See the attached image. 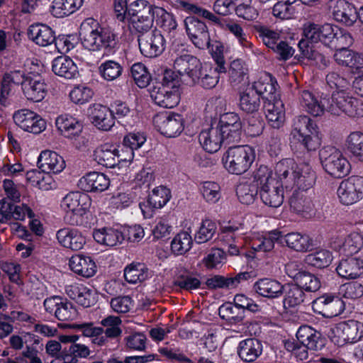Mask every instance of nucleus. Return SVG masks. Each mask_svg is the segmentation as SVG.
<instances>
[{"instance_id":"obj_44","label":"nucleus","mask_w":363,"mask_h":363,"mask_svg":"<svg viewBox=\"0 0 363 363\" xmlns=\"http://www.w3.org/2000/svg\"><path fill=\"white\" fill-rule=\"evenodd\" d=\"M298 45L303 56L314 61L317 66L320 68H325L328 66L330 60L323 54L315 50L312 45H310L309 42L301 39Z\"/></svg>"},{"instance_id":"obj_32","label":"nucleus","mask_w":363,"mask_h":363,"mask_svg":"<svg viewBox=\"0 0 363 363\" xmlns=\"http://www.w3.org/2000/svg\"><path fill=\"white\" fill-rule=\"evenodd\" d=\"M285 285L272 279H261L254 284L255 291L260 296L268 298L280 297L284 291Z\"/></svg>"},{"instance_id":"obj_33","label":"nucleus","mask_w":363,"mask_h":363,"mask_svg":"<svg viewBox=\"0 0 363 363\" xmlns=\"http://www.w3.org/2000/svg\"><path fill=\"white\" fill-rule=\"evenodd\" d=\"M90 206L91 203H89L74 211H66L64 216L65 222L71 225L91 228L93 217L89 211Z\"/></svg>"},{"instance_id":"obj_3","label":"nucleus","mask_w":363,"mask_h":363,"mask_svg":"<svg viewBox=\"0 0 363 363\" xmlns=\"http://www.w3.org/2000/svg\"><path fill=\"white\" fill-rule=\"evenodd\" d=\"M120 323L118 318L108 316L101 321V324L106 328L96 327L93 323L72 324L69 328L81 331L84 337H91L94 345L103 346L121 335V330L118 328Z\"/></svg>"},{"instance_id":"obj_7","label":"nucleus","mask_w":363,"mask_h":363,"mask_svg":"<svg viewBox=\"0 0 363 363\" xmlns=\"http://www.w3.org/2000/svg\"><path fill=\"white\" fill-rule=\"evenodd\" d=\"M319 157L324 170L335 178H342L350 171V162L333 146H325L320 149Z\"/></svg>"},{"instance_id":"obj_11","label":"nucleus","mask_w":363,"mask_h":363,"mask_svg":"<svg viewBox=\"0 0 363 363\" xmlns=\"http://www.w3.org/2000/svg\"><path fill=\"white\" fill-rule=\"evenodd\" d=\"M142 33L138 38L139 48L141 53L146 57H156L160 56L165 50L166 40L157 30L150 33Z\"/></svg>"},{"instance_id":"obj_53","label":"nucleus","mask_w":363,"mask_h":363,"mask_svg":"<svg viewBox=\"0 0 363 363\" xmlns=\"http://www.w3.org/2000/svg\"><path fill=\"white\" fill-rule=\"evenodd\" d=\"M170 190L165 186H160L155 188L147 199L148 205L152 208H161L170 199Z\"/></svg>"},{"instance_id":"obj_30","label":"nucleus","mask_w":363,"mask_h":363,"mask_svg":"<svg viewBox=\"0 0 363 363\" xmlns=\"http://www.w3.org/2000/svg\"><path fill=\"white\" fill-rule=\"evenodd\" d=\"M283 186L277 180L265 186H262L259 191L260 199L262 202L270 207L277 208L284 201Z\"/></svg>"},{"instance_id":"obj_22","label":"nucleus","mask_w":363,"mask_h":363,"mask_svg":"<svg viewBox=\"0 0 363 363\" xmlns=\"http://www.w3.org/2000/svg\"><path fill=\"white\" fill-rule=\"evenodd\" d=\"M94 157L98 164L107 168H113L121 161H124V157L119 154L118 149L107 143L94 150Z\"/></svg>"},{"instance_id":"obj_5","label":"nucleus","mask_w":363,"mask_h":363,"mask_svg":"<svg viewBox=\"0 0 363 363\" xmlns=\"http://www.w3.org/2000/svg\"><path fill=\"white\" fill-rule=\"evenodd\" d=\"M155 6L146 0H136L129 4L127 18L138 33L147 32L153 26Z\"/></svg>"},{"instance_id":"obj_19","label":"nucleus","mask_w":363,"mask_h":363,"mask_svg":"<svg viewBox=\"0 0 363 363\" xmlns=\"http://www.w3.org/2000/svg\"><path fill=\"white\" fill-rule=\"evenodd\" d=\"M266 118L274 128H279L284 122L285 111L283 102L277 95H271L264 101Z\"/></svg>"},{"instance_id":"obj_59","label":"nucleus","mask_w":363,"mask_h":363,"mask_svg":"<svg viewBox=\"0 0 363 363\" xmlns=\"http://www.w3.org/2000/svg\"><path fill=\"white\" fill-rule=\"evenodd\" d=\"M272 170L267 165L261 164L253 172L252 184L260 189L262 186L274 183L277 180L272 177Z\"/></svg>"},{"instance_id":"obj_20","label":"nucleus","mask_w":363,"mask_h":363,"mask_svg":"<svg viewBox=\"0 0 363 363\" xmlns=\"http://www.w3.org/2000/svg\"><path fill=\"white\" fill-rule=\"evenodd\" d=\"M337 274L346 279H355L363 274V259L354 256L342 257L335 268Z\"/></svg>"},{"instance_id":"obj_2","label":"nucleus","mask_w":363,"mask_h":363,"mask_svg":"<svg viewBox=\"0 0 363 363\" xmlns=\"http://www.w3.org/2000/svg\"><path fill=\"white\" fill-rule=\"evenodd\" d=\"M291 146L298 145L303 150L311 152L321 145V134L316 123L307 116L294 118L290 133Z\"/></svg>"},{"instance_id":"obj_17","label":"nucleus","mask_w":363,"mask_h":363,"mask_svg":"<svg viewBox=\"0 0 363 363\" xmlns=\"http://www.w3.org/2000/svg\"><path fill=\"white\" fill-rule=\"evenodd\" d=\"M87 115L91 123L99 130L108 131L114 125L115 116L106 106L92 104L88 108Z\"/></svg>"},{"instance_id":"obj_52","label":"nucleus","mask_w":363,"mask_h":363,"mask_svg":"<svg viewBox=\"0 0 363 363\" xmlns=\"http://www.w3.org/2000/svg\"><path fill=\"white\" fill-rule=\"evenodd\" d=\"M155 21L157 25L164 31L171 33L177 29V22L172 13L159 6L155 9Z\"/></svg>"},{"instance_id":"obj_41","label":"nucleus","mask_w":363,"mask_h":363,"mask_svg":"<svg viewBox=\"0 0 363 363\" xmlns=\"http://www.w3.org/2000/svg\"><path fill=\"white\" fill-rule=\"evenodd\" d=\"M284 307L295 308L304 302L305 292L296 284H287L284 287Z\"/></svg>"},{"instance_id":"obj_9","label":"nucleus","mask_w":363,"mask_h":363,"mask_svg":"<svg viewBox=\"0 0 363 363\" xmlns=\"http://www.w3.org/2000/svg\"><path fill=\"white\" fill-rule=\"evenodd\" d=\"M296 336L298 342L291 344V350L296 351L301 349V346L298 345L300 343L304 347L298 354L301 359L307 358V350L317 351L321 350L325 345V339L321 333L307 325L300 326Z\"/></svg>"},{"instance_id":"obj_35","label":"nucleus","mask_w":363,"mask_h":363,"mask_svg":"<svg viewBox=\"0 0 363 363\" xmlns=\"http://www.w3.org/2000/svg\"><path fill=\"white\" fill-rule=\"evenodd\" d=\"M199 140L203 148L210 153L216 152L223 143L217 126L202 130L199 135Z\"/></svg>"},{"instance_id":"obj_55","label":"nucleus","mask_w":363,"mask_h":363,"mask_svg":"<svg viewBox=\"0 0 363 363\" xmlns=\"http://www.w3.org/2000/svg\"><path fill=\"white\" fill-rule=\"evenodd\" d=\"M147 277V269L140 263L130 264L124 269V278L126 281L130 284L143 281Z\"/></svg>"},{"instance_id":"obj_49","label":"nucleus","mask_w":363,"mask_h":363,"mask_svg":"<svg viewBox=\"0 0 363 363\" xmlns=\"http://www.w3.org/2000/svg\"><path fill=\"white\" fill-rule=\"evenodd\" d=\"M333 259V256L330 251L321 249L306 255L305 262L308 265L313 267L324 269L331 264Z\"/></svg>"},{"instance_id":"obj_48","label":"nucleus","mask_w":363,"mask_h":363,"mask_svg":"<svg viewBox=\"0 0 363 363\" xmlns=\"http://www.w3.org/2000/svg\"><path fill=\"white\" fill-rule=\"evenodd\" d=\"M345 145L352 157L363 162V133L359 131L351 133L347 138Z\"/></svg>"},{"instance_id":"obj_61","label":"nucleus","mask_w":363,"mask_h":363,"mask_svg":"<svg viewBox=\"0 0 363 363\" xmlns=\"http://www.w3.org/2000/svg\"><path fill=\"white\" fill-rule=\"evenodd\" d=\"M193 243L191 235L184 231L178 233L171 242L172 252L177 255H183L188 252Z\"/></svg>"},{"instance_id":"obj_25","label":"nucleus","mask_w":363,"mask_h":363,"mask_svg":"<svg viewBox=\"0 0 363 363\" xmlns=\"http://www.w3.org/2000/svg\"><path fill=\"white\" fill-rule=\"evenodd\" d=\"M151 97L158 106L172 108L179 104L180 94L179 89L171 90L168 86H155L151 93Z\"/></svg>"},{"instance_id":"obj_37","label":"nucleus","mask_w":363,"mask_h":363,"mask_svg":"<svg viewBox=\"0 0 363 363\" xmlns=\"http://www.w3.org/2000/svg\"><path fill=\"white\" fill-rule=\"evenodd\" d=\"M277 85L276 79L269 74L264 77H261L258 81L255 82L251 85L249 84L247 87L252 89L255 94H257L259 98L262 99L264 101L267 100V98H270L271 95H277Z\"/></svg>"},{"instance_id":"obj_12","label":"nucleus","mask_w":363,"mask_h":363,"mask_svg":"<svg viewBox=\"0 0 363 363\" xmlns=\"http://www.w3.org/2000/svg\"><path fill=\"white\" fill-rule=\"evenodd\" d=\"M340 201L344 205H352L363 197V177L352 176L341 182L337 189Z\"/></svg>"},{"instance_id":"obj_24","label":"nucleus","mask_w":363,"mask_h":363,"mask_svg":"<svg viewBox=\"0 0 363 363\" xmlns=\"http://www.w3.org/2000/svg\"><path fill=\"white\" fill-rule=\"evenodd\" d=\"M59 243L72 250H79L86 243V239L77 229L64 228L60 229L56 233Z\"/></svg>"},{"instance_id":"obj_1","label":"nucleus","mask_w":363,"mask_h":363,"mask_svg":"<svg viewBox=\"0 0 363 363\" xmlns=\"http://www.w3.org/2000/svg\"><path fill=\"white\" fill-rule=\"evenodd\" d=\"M97 23L92 18H87L80 26L79 37L86 49L92 51L103 50V57H109L119 49L116 35L111 30L94 28Z\"/></svg>"},{"instance_id":"obj_62","label":"nucleus","mask_w":363,"mask_h":363,"mask_svg":"<svg viewBox=\"0 0 363 363\" xmlns=\"http://www.w3.org/2000/svg\"><path fill=\"white\" fill-rule=\"evenodd\" d=\"M146 138L143 134L129 133L123 138V145L125 148L129 149L130 155L128 157H124V161L130 162L134 157V150L140 147L145 142Z\"/></svg>"},{"instance_id":"obj_26","label":"nucleus","mask_w":363,"mask_h":363,"mask_svg":"<svg viewBox=\"0 0 363 363\" xmlns=\"http://www.w3.org/2000/svg\"><path fill=\"white\" fill-rule=\"evenodd\" d=\"M23 91L28 100L39 102L46 96L48 85L40 76H28V82L24 84Z\"/></svg>"},{"instance_id":"obj_64","label":"nucleus","mask_w":363,"mask_h":363,"mask_svg":"<svg viewBox=\"0 0 363 363\" xmlns=\"http://www.w3.org/2000/svg\"><path fill=\"white\" fill-rule=\"evenodd\" d=\"M216 224L212 220H203L199 230L195 234V242L202 244L209 241L216 233Z\"/></svg>"},{"instance_id":"obj_4","label":"nucleus","mask_w":363,"mask_h":363,"mask_svg":"<svg viewBox=\"0 0 363 363\" xmlns=\"http://www.w3.org/2000/svg\"><path fill=\"white\" fill-rule=\"evenodd\" d=\"M255 159V149L250 145L230 147L223 154L222 162L230 174L240 175L245 173Z\"/></svg>"},{"instance_id":"obj_40","label":"nucleus","mask_w":363,"mask_h":363,"mask_svg":"<svg viewBox=\"0 0 363 363\" xmlns=\"http://www.w3.org/2000/svg\"><path fill=\"white\" fill-rule=\"evenodd\" d=\"M261 105L260 99L257 94H255L252 89L247 87L239 93L240 108L247 114H256L258 113Z\"/></svg>"},{"instance_id":"obj_6","label":"nucleus","mask_w":363,"mask_h":363,"mask_svg":"<svg viewBox=\"0 0 363 363\" xmlns=\"http://www.w3.org/2000/svg\"><path fill=\"white\" fill-rule=\"evenodd\" d=\"M328 336L337 346L355 343L363 337V323L354 319L341 321L330 328Z\"/></svg>"},{"instance_id":"obj_51","label":"nucleus","mask_w":363,"mask_h":363,"mask_svg":"<svg viewBox=\"0 0 363 363\" xmlns=\"http://www.w3.org/2000/svg\"><path fill=\"white\" fill-rule=\"evenodd\" d=\"M225 72L219 71L218 66L213 69L210 68L208 70L203 67L202 74L198 77L197 80H194L193 84H199L206 89H211L218 83L219 74Z\"/></svg>"},{"instance_id":"obj_38","label":"nucleus","mask_w":363,"mask_h":363,"mask_svg":"<svg viewBox=\"0 0 363 363\" xmlns=\"http://www.w3.org/2000/svg\"><path fill=\"white\" fill-rule=\"evenodd\" d=\"M55 125L62 135L67 138L75 136L82 130V125L79 121L68 114L58 116L56 119Z\"/></svg>"},{"instance_id":"obj_36","label":"nucleus","mask_w":363,"mask_h":363,"mask_svg":"<svg viewBox=\"0 0 363 363\" xmlns=\"http://www.w3.org/2000/svg\"><path fill=\"white\" fill-rule=\"evenodd\" d=\"M52 70L56 74L66 79H74L79 74L77 66L67 56H59L52 63Z\"/></svg>"},{"instance_id":"obj_46","label":"nucleus","mask_w":363,"mask_h":363,"mask_svg":"<svg viewBox=\"0 0 363 363\" xmlns=\"http://www.w3.org/2000/svg\"><path fill=\"white\" fill-rule=\"evenodd\" d=\"M91 203L88 194L79 191H72L67 194L61 201V206L66 211H72Z\"/></svg>"},{"instance_id":"obj_21","label":"nucleus","mask_w":363,"mask_h":363,"mask_svg":"<svg viewBox=\"0 0 363 363\" xmlns=\"http://www.w3.org/2000/svg\"><path fill=\"white\" fill-rule=\"evenodd\" d=\"M78 185L84 191L100 193L108 188L110 179L103 173L91 172L80 179Z\"/></svg>"},{"instance_id":"obj_14","label":"nucleus","mask_w":363,"mask_h":363,"mask_svg":"<svg viewBox=\"0 0 363 363\" xmlns=\"http://www.w3.org/2000/svg\"><path fill=\"white\" fill-rule=\"evenodd\" d=\"M345 308V302L338 296L333 295L324 294L312 302L314 313L327 318L340 315Z\"/></svg>"},{"instance_id":"obj_50","label":"nucleus","mask_w":363,"mask_h":363,"mask_svg":"<svg viewBox=\"0 0 363 363\" xmlns=\"http://www.w3.org/2000/svg\"><path fill=\"white\" fill-rule=\"evenodd\" d=\"M363 247V238L357 233L347 235L340 247V252L345 256H353Z\"/></svg>"},{"instance_id":"obj_47","label":"nucleus","mask_w":363,"mask_h":363,"mask_svg":"<svg viewBox=\"0 0 363 363\" xmlns=\"http://www.w3.org/2000/svg\"><path fill=\"white\" fill-rule=\"evenodd\" d=\"M300 104L306 111L314 116L322 115L325 111V104L320 103L313 94L307 90L301 93ZM327 110V108H325Z\"/></svg>"},{"instance_id":"obj_31","label":"nucleus","mask_w":363,"mask_h":363,"mask_svg":"<svg viewBox=\"0 0 363 363\" xmlns=\"http://www.w3.org/2000/svg\"><path fill=\"white\" fill-rule=\"evenodd\" d=\"M94 239L99 243L113 247L122 243L125 239L124 227L121 229L111 228H104L94 230L93 232Z\"/></svg>"},{"instance_id":"obj_56","label":"nucleus","mask_w":363,"mask_h":363,"mask_svg":"<svg viewBox=\"0 0 363 363\" xmlns=\"http://www.w3.org/2000/svg\"><path fill=\"white\" fill-rule=\"evenodd\" d=\"M295 284L304 291L315 292L320 287V279L314 274L304 271L296 277Z\"/></svg>"},{"instance_id":"obj_58","label":"nucleus","mask_w":363,"mask_h":363,"mask_svg":"<svg viewBox=\"0 0 363 363\" xmlns=\"http://www.w3.org/2000/svg\"><path fill=\"white\" fill-rule=\"evenodd\" d=\"M290 208L295 213L309 214L313 210V204L311 199L302 194H294L290 199Z\"/></svg>"},{"instance_id":"obj_43","label":"nucleus","mask_w":363,"mask_h":363,"mask_svg":"<svg viewBox=\"0 0 363 363\" xmlns=\"http://www.w3.org/2000/svg\"><path fill=\"white\" fill-rule=\"evenodd\" d=\"M220 318L230 324H238L245 318L244 310L240 309L232 302H225L218 308Z\"/></svg>"},{"instance_id":"obj_16","label":"nucleus","mask_w":363,"mask_h":363,"mask_svg":"<svg viewBox=\"0 0 363 363\" xmlns=\"http://www.w3.org/2000/svg\"><path fill=\"white\" fill-rule=\"evenodd\" d=\"M203 64L200 60L190 54H183L176 57L174 69L180 76H187L193 82L202 74Z\"/></svg>"},{"instance_id":"obj_23","label":"nucleus","mask_w":363,"mask_h":363,"mask_svg":"<svg viewBox=\"0 0 363 363\" xmlns=\"http://www.w3.org/2000/svg\"><path fill=\"white\" fill-rule=\"evenodd\" d=\"M38 168L45 173L57 174L65 167V162L62 157L51 150H44L38 159Z\"/></svg>"},{"instance_id":"obj_42","label":"nucleus","mask_w":363,"mask_h":363,"mask_svg":"<svg viewBox=\"0 0 363 363\" xmlns=\"http://www.w3.org/2000/svg\"><path fill=\"white\" fill-rule=\"evenodd\" d=\"M82 3L83 0H54L50 11L55 17L63 18L73 13Z\"/></svg>"},{"instance_id":"obj_18","label":"nucleus","mask_w":363,"mask_h":363,"mask_svg":"<svg viewBox=\"0 0 363 363\" xmlns=\"http://www.w3.org/2000/svg\"><path fill=\"white\" fill-rule=\"evenodd\" d=\"M298 167L299 164H297L291 158H285L278 162L275 165L274 170L280 184L286 189L294 188L296 182V172Z\"/></svg>"},{"instance_id":"obj_15","label":"nucleus","mask_w":363,"mask_h":363,"mask_svg":"<svg viewBox=\"0 0 363 363\" xmlns=\"http://www.w3.org/2000/svg\"><path fill=\"white\" fill-rule=\"evenodd\" d=\"M336 26L330 23L318 25L313 23H309L304 25L303 34L305 36V40L310 43H322L325 46L330 48L332 39L335 36L334 32Z\"/></svg>"},{"instance_id":"obj_60","label":"nucleus","mask_w":363,"mask_h":363,"mask_svg":"<svg viewBox=\"0 0 363 363\" xmlns=\"http://www.w3.org/2000/svg\"><path fill=\"white\" fill-rule=\"evenodd\" d=\"M259 189L252 183H241L236 189V194L239 201L245 205L252 204L258 194Z\"/></svg>"},{"instance_id":"obj_29","label":"nucleus","mask_w":363,"mask_h":363,"mask_svg":"<svg viewBox=\"0 0 363 363\" xmlns=\"http://www.w3.org/2000/svg\"><path fill=\"white\" fill-rule=\"evenodd\" d=\"M28 37L40 46H48L56 40L55 32L44 24H33L28 29Z\"/></svg>"},{"instance_id":"obj_34","label":"nucleus","mask_w":363,"mask_h":363,"mask_svg":"<svg viewBox=\"0 0 363 363\" xmlns=\"http://www.w3.org/2000/svg\"><path fill=\"white\" fill-rule=\"evenodd\" d=\"M72 271L84 277H91L96 272V265L90 257L77 255L72 256L69 262Z\"/></svg>"},{"instance_id":"obj_39","label":"nucleus","mask_w":363,"mask_h":363,"mask_svg":"<svg viewBox=\"0 0 363 363\" xmlns=\"http://www.w3.org/2000/svg\"><path fill=\"white\" fill-rule=\"evenodd\" d=\"M297 171L295 186L302 191L312 188L316 180V174L312 167L308 163L302 162L299 164Z\"/></svg>"},{"instance_id":"obj_27","label":"nucleus","mask_w":363,"mask_h":363,"mask_svg":"<svg viewBox=\"0 0 363 363\" xmlns=\"http://www.w3.org/2000/svg\"><path fill=\"white\" fill-rule=\"evenodd\" d=\"M333 15L337 21L350 26L359 19V10L345 0H337L333 7Z\"/></svg>"},{"instance_id":"obj_45","label":"nucleus","mask_w":363,"mask_h":363,"mask_svg":"<svg viewBox=\"0 0 363 363\" xmlns=\"http://www.w3.org/2000/svg\"><path fill=\"white\" fill-rule=\"evenodd\" d=\"M286 245L297 252H306L313 247V240L308 235L298 233H291L284 235Z\"/></svg>"},{"instance_id":"obj_10","label":"nucleus","mask_w":363,"mask_h":363,"mask_svg":"<svg viewBox=\"0 0 363 363\" xmlns=\"http://www.w3.org/2000/svg\"><path fill=\"white\" fill-rule=\"evenodd\" d=\"M153 123L157 130L167 138L179 135L184 127L183 116L174 112L157 114L153 118Z\"/></svg>"},{"instance_id":"obj_28","label":"nucleus","mask_w":363,"mask_h":363,"mask_svg":"<svg viewBox=\"0 0 363 363\" xmlns=\"http://www.w3.org/2000/svg\"><path fill=\"white\" fill-rule=\"evenodd\" d=\"M237 352L242 361L252 362L262 353V342L255 337L245 339L240 342Z\"/></svg>"},{"instance_id":"obj_54","label":"nucleus","mask_w":363,"mask_h":363,"mask_svg":"<svg viewBox=\"0 0 363 363\" xmlns=\"http://www.w3.org/2000/svg\"><path fill=\"white\" fill-rule=\"evenodd\" d=\"M330 48L335 50L349 48L353 43L354 39L345 29L336 26Z\"/></svg>"},{"instance_id":"obj_13","label":"nucleus","mask_w":363,"mask_h":363,"mask_svg":"<svg viewBox=\"0 0 363 363\" xmlns=\"http://www.w3.org/2000/svg\"><path fill=\"white\" fill-rule=\"evenodd\" d=\"M186 33L194 45L199 48H210V35L207 26L196 16H188L184 21Z\"/></svg>"},{"instance_id":"obj_57","label":"nucleus","mask_w":363,"mask_h":363,"mask_svg":"<svg viewBox=\"0 0 363 363\" xmlns=\"http://www.w3.org/2000/svg\"><path fill=\"white\" fill-rule=\"evenodd\" d=\"M99 69L105 80L113 81L122 74L123 68L118 62L107 60L99 66Z\"/></svg>"},{"instance_id":"obj_8","label":"nucleus","mask_w":363,"mask_h":363,"mask_svg":"<svg viewBox=\"0 0 363 363\" xmlns=\"http://www.w3.org/2000/svg\"><path fill=\"white\" fill-rule=\"evenodd\" d=\"M327 111L335 116L345 113L350 117L363 116V103L357 98L347 95L345 92L333 93L328 101Z\"/></svg>"},{"instance_id":"obj_63","label":"nucleus","mask_w":363,"mask_h":363,"mask_svg":"<svg viewBox=\"0 0 363 363\" xmlns=\"http://www.w3.org/2000/svg\"><path fill=\"white\" fill-rule=\"evenodd\" d=\"M130 73L139 87L145 88L150 84L151 77L143 64L140 62L133 64L130 67Z\"/></svg>"}]
</instances>
